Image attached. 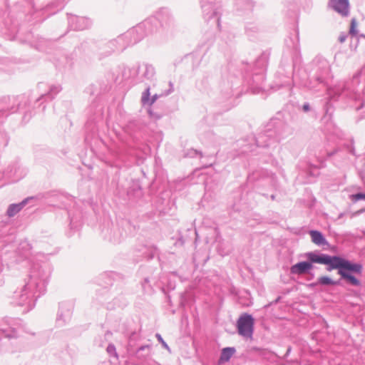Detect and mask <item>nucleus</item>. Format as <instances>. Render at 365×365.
Returning a JSON list of instances; mask_svg holds the SVG:
<instances>
[{
  "label": "nucleus",
  "instance_id": "nucleus-1",
  "mask_svg": "<svg viewBox=\"0 0 365 365\" xmlns=\"http://www.w3.org/2000/svg\"><path fill=\"white\" fill-rule=\"evenodd\" d=\"M307 257L309 260L314 263H319L322 264H327L328 271H331L334 268L344 267L353 269H358L357 266H351L347 260L339 257H331L327 255H317L314 252L307 254Z\"/></svg>",
  "mask_w": 365,
  "mask_h": 365
},
{
  "label": "nucleus",
  "instance_id": "nucleus-2",
  "mask_svg": "<svg viewBox=\"0 0 365 365\" xmlns=\"http://www.w3.org/2000/svg\"><path fill=\"white\" fill-rule=\"evenodd\" d=\"M238 333L247 338H251L253 334L254 319L252 316L244 314L237 320Z\"/></svg>",
  "mask_w": 365,
  "mask_h": 365
},
{
  "label": "nucleus",
  "instance_id": "nucleus-3",
  "mask_svg": "<svg viewBox=\"0 0 365 365\" xmlns=\"http://www.w3.org/2000/svg\"><path fill=\"white\" fill-rule=\"evenodd\" d=\"M347 262L351 265V266H357L359 268L358 269H351V268H347V267H339V268H336L337 269H339L338 272L339 274L341 276V277L346 280V282L348 283V284H350L351 285H359V280L357 279L352 274L351 272H354V273H357V274H361V270H362V266L360 264H354V263H351V262L348 261L347 260Z\"/></svg>",
  "mask_w": 365,
  "mask_h": 365
},
{
  "label": "nucleus",
  "instance_id": "nucleus-4",
  "mask_svg": "<svg viewBox=\"0 0 365 365\" xmlns=\"http://www.w3.org/2000/svg\"><path fill=\"white\" fill-rule=\"evenodd\" d=\"M334 9L342 16H347L349 14L348 0H331Z\"/></svg>",
  "mask_w": 365,
  "mask_h": 365
},
{
  "label": "nucleus",
  "instance_id": "nucleus-5",
  "mask_svg": "<svg viewBox=\"0 0 365 365\" xmlns=\"http://www.w3.org/2000/svg\"><path fill=\"white\" fill-rule=\"evenodd\" d=\"M32 197H27L20 203L10 205L6 211V215H8V217H12L18 212H19L22 210V208L28 203L29 200Z\"/></svg>",
  "mask_w": 365,
  "mask_h": 365
},
{
  "label": "nucleus",
  "instance_id": "nucleus-6",
  "mask_svg": "<svg viewBox=\"0 0 365 365\" xmlns=\"http://www.w3.org/2000/svg\"><path fill=\"white\" fill-rule=\"evenodd\" d=\"M312 268V263L307 262H302L293 265L291 267V272L296 274H302Z\"/></svg>",
  "mask_w": 365,
  "mask_h": 365
},
{
  "label": "nucleus",
  "instance_id": "nucleus-7",
  "mask_svg": "<svg viewBox=\"0 0 365 365\" xmlns=\"http://www.w3.org/2000/svg\"><path fill=\"white\" fill-rule=\"evenodd\" d=\"M310 237L312 238V242L317 245H327V242L322 235V234L316 230H312L309 232Z\"/></svg>",
  "mask_w": 365,
  "mask_h": 365
},
{
  "label": "nucleus",
  "instance_id": "nucleus-8",
  "mask_svg": "<svg viewBox=\"0 0 365 365\" xmlns=\"http://www.w3.org/2000/svg\"><path fill=\"white\" fill-rule=\"evenodd\" d=\"M235 352V349L232 348H225L222 350L220 361L225 362L227 361Z\"/></svg>",
  "mask_w": 365,
  "mask_h": 365
},
{
  "label": "nucleus",
  "instance_id": "nucleus-9",
  "mask_svg": "<svg viewBox=\"0 0 365 365\" xmlns=\"http://www.w3.org/2000/svg\"><path fill=\"white\" fill-rule=\"evenodd\" d=\"M319 282L321 284H334L335 282L328 277H322L319 279Z\"/></svg>",
  "mask_w": 365,
  "mask_h": 365
},
{
  "label": "nucleus",
  "instance_id": "nucleus-10",
  "mask_svg": "<svg viewBox=\"0 0 365 365\" xmlns=\"http://www.w3.org/2000/svg\"><path fill=\"white\" fill-rule=\"evenodd\" d=\"M356 22L355 19H352L351 22V27H350V34L352 35H356L357 34V31L356 30Z\"/></svg>",
  "mask_w": 365,
  "mask_h": 365
},
{
  "label": "nucleus",
  "instance_id": "nucleus-11",
  "mask_svg": "<svg viewBox=\"0 0 365 365\" xmlns=\"http://www.w3.org/2000/svg\"><path fill=\"white\" fill-rule=\"evenodd\" d=\"M351 199L354 201H357L362 199L365 200V194L358 193L356 195H351Z\"/></svg>",
  "mask_w": 365,
  "mask_h": 365
},
{
  "label": "nucleus",
  "instance_id": "nucleus-12",
  "mask_svg": "<svg viewBox=\"0 0 365 365\" xmlns=\"http://www.w3.org/2000/svg\"><path fill=\"white\" fill-rule=\"evenodd\" d=\"M156 337L165 348L168 349L167 344L164 341V340L163 339L160 334H156Z\"/></svg>",
  "mask_w": 365,
  "mask_h": 365
},
{
  "label": "nucleus",
  "instance_id": "nucleus-13",
  "mask_svg": "<svg viewBox=\"0 0 365 365\" xmlns=\"http://www.w3.org/2000/svg\"><path fill=\"white\" fill-rule=\"evenodd\" d=\"M149 96V91L148 90V91H147V96ZM147 101H148V97H143V101L144 103H145Z\"/></svg>",
  "mask_w": 365,
  "mask_h": 365
},
{
  "label": "nucleus",
  "instance_id": "nucleus-14",
  "mask_svg": "<svg viewBox=\"0 0 365 365\" xmlns=\"http://www.w3.org/2000/svg\"><path fill=\"white\" fill-rule=\"evenodd\" d=\"M304 109L305 110H309V106H307V105L304 106Z\"/></svg>",
  "mask_w": 365,
  "mask_h": 365
},
{
  "label": "nucleus",
  "instance_id": "nucleus-15",
  "mask_svg": "<svg viewBox=\"0 0 365 365\" xmlns=\"http://www.w3.org/2000/svg\"><path fill=\"white\" fill-rule=\"evenodd\" d=\"M344 40H345V38L344 37L340 38L341 42H343Z\"/></svg>",
  "mask_w": 365,
  "mask_h": 365
}]
</instances>
